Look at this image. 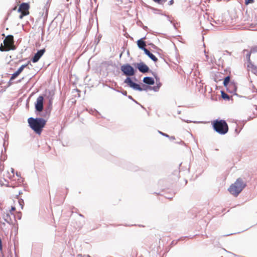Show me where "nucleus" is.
I'll return each mask as SVG.
<instances>
[{"label": "nucleus", "mask_w": 257, "mask_h": 257, "mask_svg": "<svg viewBox=\"0 0 257 257\" xmlns=\"http://www.w3.org/2000/svg\"><path fill=\"white\" fill-rule=\"evenodd\" d=\"M143 28L145 30H147L148 29V27L147 26H144Z\"/></svg>", "instance_id": "de8ad7c7"}, {"label": "nucleus", "mask_w": 257, "mask_h": 257, "mask_svg": "<svg viewBox=\"0 0 257 257\" xmlns=\"http://www.w3.org/2000/svg\"><path fill=\"white\" fill-rule=\"evenodd\" d=\"M173 3H174L173 0H170V1H169V4L170 5H172L173 4Z\"/></svg>", "instance_id": "a19ab883"}, {"label": "nucleus", "mask_w": 257, "mask_h": 257, "mask_svg": "<svg viewBox=\"0 0 257 257\" xmlns=\"http://www.w3.org/2000/svg\"><path fill=\"white\" fill-rule=\"evenodd\" d=\"M160 87V86H159L157 85L154 86H150V90H154L155 92H158L159 90Z\"/></svg>", "instance_id": "b1692460"}, {"label": "nucleus", "mask_w": 257, "mask_h": 257, "mask_svg": "<svg viewBox=\"0 0 257 257\" xmlns=\"http://www.w3.org/2000/svg\"><path fill=\"white\" fill-rule=\"evenodd\" d=\"M67 1H68L69 0H66Z\"/></svg>", "instance_id": "680f3d73"}, {"label": "nucleus", "mask_w": 257, "mask_h": 257, "mask_svg": "<svg viewBox=\"0 0 257 257\" xmlns=\"http://www.w3.org/2000/svg\"><path fill=\"white\" fill-rule=\"evenodd\" d=\"M94 112H95L96 113H97V114H98V113H99L98 111H97L96 110H94Z\"/></svg>", "instance_id": "09e8293b"}, {"label": "nucleus", "mask_w": 257, "mask_h": 257, "mask_svg": "<svg viewBox=\"0 0 257 257\" xmlns=\"http://www.w3.org/2000/svg\"><path fill=\"white\" fill-rule=\"evenodd\" d=\"M29 65H31V61H28L27 64L22 65L19 68V69L17 70L21 74L24 69V68L28 67Z\"/></svg>", "instance_id": "aec40b11"}, {"label": "nucleus", "mask_w": 257, "mask_h": 257, "mask_svg": "<svg viewBox=\"0 0 257 257\" xmlns=\"http://www.w3.org/2000/svg\"><path fill=\"white\" fill-rule=\"evenodd\" d=\"M156 85L159 86H162V83L160 82V78L159 77L155 78Z\"/></svg>", "instance_id": "bb28decb"}, {"label": "nucleus", "mask_w": 257, "mask_h": 257, "mask_svg": "<svg viewBox=\"0 0 257 257\" xmlns=\"http://www.w3.org/2000/svg\"><path fill=\"white\" fill-rule=\"evenodd\" d=\"M133 79L135 81H137V79L134 77L133 78H128L127 79V81H128V86L134 90H138L140 91H147L148 90H150V86L145 84H142V86H141L140 84L137 83L133 81Z\"/></svg>", "instance_id": "39448f33"}, {"label": "nucleus", "mask_w": 257, "mask_h": 257, "mask_svg": "<svg viewBox=\"0 0 257 257\" xmlns=\"http://www.w3.org/2000/svg\"><path fill=\"white\" fill-rule=\"evenodd\" d=\"M3 146L4 147V151H3V150L2 151V155L0 157V161H5L6 160V159H7V155L4 154V153H6V139H5L4 140V143H3Z\"/></svg>", "instance_id": "2eb2a0df"}, {"label": "nucleus", "mask_w": 257, "mask_h": 257, "mask_svg": "<svg viewBox=\"0 0 257 257\" xmlns=\"http://www.w3.org/2000/svg\"><path fill=\"white\" fill-rule=\"evenodd\" d=\"M233 233H231V234H226V235H225L224 236H229L231 234H232Z\"/></svg>", "instance_id": "603ef678"}, {"label": "nucleus", "mask_w": 257, "mask_h": 257, "mask_svg": "<svg viewBox=\"0 0 257 257\" xmlns=\"http://www.w3.org/2000/svg\"><path fill=\"white\" fill-rule=\"evenodd\" d=\"M146 37H144L138 40L137 42V45L139 48L140 49L143 50L144 52H145L146 50H147V49L146 48V42L144 41Z\"/></svg>", "instance_id": "9d476101"}, {"label": "nucleus", "mask_w": 257, "mask_h": 257, "mask_svg": "<svg viewBox=\"0 0 257 257\" xmlns=\"http://www.w3.org/2000/svg\"><path fill=\"white\" fill-rule=\"evenodd\" d=\"M176 143L180 144H184V142L181 140L180 142H176Z\"/></svg>", "instance_id": "37998d69"}, {"label": "nucleus", "mask_w": 257, "mask_h": 257, "mask_svg": "<svg viewBox=\"0 0 257 257\" xmlns=\"http://www.w3.org/2000/svg\"><path fill=\"white\" fill-rule=\"evenodd\" d=\"M11 172L14 174V172H15L14 169L13 168H11Z\"/></svg>", "instance_id": "c03bdc74"}, {"label": "nucleus", "mask_w": 257, "mask_h": 257, "mask_svg": "<svg viewBox=\"0 0 257 257\" xmlns=\"http://www.w3.org/2000/svg\"><path fill=\"white\" fill-rule=\"evenodd\" d=\"M183 121L186 122H187V123H190V122H192V121H191V120H185V119H181ZM193 122L195 123L196 122L195 121H193Z\"/></svg>", "instance_id": "c9c22d12"}, {"label": "nucleus", "mask_w": 257, "mask_h": 257, "mask_svg": "<svg viewBox=\"0 0 257 257\" xmlns=\"http://www.w3.org/2000/svg\"><path fill=\"white\" fill-rule=\"evenodd\" d=\"M226 90L230 93H233L234 95H237V94L236 93V91L237 90V86H236L234 82H231V83L228 85L227 87H225Z\"/></svg>", "instance_id": "9b49d317"}, {"label": "nucleus", "mask_w": 257, "mask_h": 257, "mask_svg": "<svg viewBox=\"0 0 257 257\" xmlns=\"http://www.w3.org/2000/svg\"><path fill=\"white\" fill-rule=\"evenodd\" d=\"M253 3V0H245V4L247 5L249 4H251Z\"/></svg>", "instance_id": "2f4dec72"}, {"label": "nucleus", "mask_w": 257, "mask_h": 257, "mask_svg": "<svg viewBox=\"0 0 257 257\" xmlns=\"http://www.w3.org/2000/svg\"><path fill=\"white\" fill-rule=\"evenodd\" d=\"M213 130L221 135L226 134L228 131V126L224 119H216L212 122Z\"/></svg>", "instance_id": "f03ea898"}, {"label": "nucleus", "mask_w": 257, "mask_h": 257, "mask_svg": "<svg viewBox=\"0 0 257 257\" xmlns=\"http://www.w3.org/2000/svg\"><path fill=\"white\" fill-rule=\"evenodd\" d=\"M54 95V92L53 91H49L48 94H46L47 98L48 99L49 102H53Z\"/></svg>", "instance_id": "6ab92c4d"}, {"label": "nucleus", "mask_w": 257, "mask_h": 257, "mask_svg": "<svg viewBox=\"0 0 257 257\" xmlns=\"http://www.w3.org/2000/svg\"><path fill=\"white\" fill-rule=\"evenodd\" d=\"M30 127L37 134L40 135L45 125L47 120L42 117H30L28 119Z\"/></svg>", "instance_id": "f257e3e1"}, {"label": "nucleus", "mask_w": 257, "mask_h": 257, "mask_svg": "<svg viewBox=\"0 0 257 257\" xmlns=\"http://www.w3.org/2000/svg\"><path fill=\"white\" fill-rule=\"evenodd\" d=\"M16 210V208L14 206H12L11 211H14Z\"/></svg>", "instance_id": "58836bf2"}, {"label": "nucleus", "mask_w": 257, "mask_h": 257, "mask_svg": "<svg viewBox=\"0 0 257 257\" xmlns=\"http://www.w3.org/2000/svg\"><path fill=\"white\" fill-rule=\"evenodd\" d=\"M134 65L142 73L145 74L150 71L149 67L143 62L135 63Z\"/></svg>", "instance_id": "0eeeda50"}, {"label": "nucleus", "mask_w": 257, "mask_h": 257, "mask_svg": "<svg viewBox=\"0 0 257 257\" xmlns=\"http://www.w3.org/2000/svg\"><path fill=\"white\" fill-rule=\"evenodd\" d=\"M150 71L151 72L152 74L154 77L155 79L158 77V75L156 73H155V72H153V71H152L151 70H150Z\"/></svg>", "instance_id": "473e14b6"}, {"label": "nucleus", "mask_w": 257, "mask_h": 257, "mask_svg": "<svg viewBox=\"0 0 257 257\" xmlns=\"http://www.w3.org/2000/svg\"><path fill=\"white\" fill-rule=\"evenodd\" d=\"M254 106L255 107V110H257V105H254Z\"/></svg>", "instance_id": "3c124183"}, {"label": "nucleus", "mask_w": 257, "mask_h": 257, "mask_svg": "<svg viewBox=\"0 0 257 257\" xmlns=\"http://www.w3.org/2000/svg\"><path fill=\"white\" fill-rule=\"evenodd\" d=\"M0 51L2 52H4L5 51H8V50H6L2 46L0 47Z\"/></svg>", "instance_id": "f704fd0d"}, {"label": "nucleus", "mask_w": 257, "mask_h": 257, "mask_svg": "<svg viewBox=\"0 0 257 257\" xmlns=\"http://www.w3.org/2000/svg\"><path fill=\"white\" fill-rule=\"evenodd\" d=\"M221 95L222 99L225 100H229L230 99V97L223 91H221Z\"/></svg>", "instance_id": "4be33fe9"}, {"label": "nucleus", "mask_w": 257, "mask_h": 257, "mask_svg": "<svg viewBox=\"0 0 257 257\" xmlns=\"http://www.w3.org/2000/svg\"><path fill=\"white\" fill-rule=\"evenodd\" d=\"M134 101V102H135L136 103H137V104H138L140 105H141V106L142 108H144V107H143V105H141V104H140L138 102H137L136 100H135V101Z\"/></svg>", "instance_id": "ea45409f"}, {"label": "nucleus", "mask_w": 257, "mask_h": 257, "mask_svg": "<svg viewBox=\"0 0 257 257\" xmlns=\"http://www.w3.org/2000/svg\"><path fill=\"white\" fill-rule=\"evenodd\" d=\"M251 52L252 53H254L257 52V46H252L250 48Z\"/></svg>", "instance_id": "cd10ccee"}, {"label": "nucleus", "mask_w": 257, "mask_h": 257, "mask_svg": "<svg viewBox=\"0 0 257 257\" xmlns=\"http://www.w3.org/2000/svg\"><path fill=\"white\" fill-rule=\"evenodd\" d=\"M101 38V37L99 35L97 38L95 39V40L94 41V43L96 45H97L99 43Z\"/></svg>", "instance_id": "c756f323"}, {"label": "nucleus", "mask_w": 257, "mask_h": 257, "mask_svg": "<svg viewBox=\"0 0 257 257\" xmlns=\"http://www.w3.org/2000/svg\"><path fill=\"white\" fill-rule=\"evenodd\" d=\"M18 202L20 206H21V209H23L24 205V200L22 199H19Z\"/></svg>", "instance_id": "393cba45"}, {"label": "nucleus", "mask_w": 257, "mask_h": 257, "mask_svg": "<svg viewBox=\"0 0 257 257\" xmlns=\"http://www.w3.org/2000/svg\"><path fill=\"white\" fill-rule=\"evenodd\" d=\"M21 13V14L19 16V18L21 19H23V18L24 16L28 15V12H22V13Z\"/></svg>", "instance_id": "a878e982"}, {"label": "nucleus", "mask_w": 257, "mask_h": 257, "mask_svg": "<svg viewBox=\"0 0 257 257\" xmlns=\"http://www.w3.org/2000/svg\"><path fill=\"white\" fill-rule=\"evenodd\" d=\"M254 69H257V66H254Z\"/></svg>", "instance_id": "4d7b16f0"}, {"label": "nucleus", "mask_w": 257, "mask_h": 257, "mask_svg": "<svg viewBox=\"0 0 257 257\" xmlns=\"http://www.w3.org/2000/svg\"><path fill=\"white\" fill-rule=\"evenodd\" d=\"M232 81H230V77L228 75L224 77L223 80V85L224 87H227L228 85H230ZM232 82H234L232 81Z\"/></svg>", "instance_id": "f3484780"}, {"label": "nucleus", "mask_w": 257, "mask_h": 257, "mask_svg": "<svg viewBox=\"0 0 257 257\" xmlns=\"http://www.w3.org/2000/svg\"><path fill=\"white\" fill-rule=\"evenodd\" d=\"M7 137V135H5V139Z\"/></svg>", "instance_id": "052dcab7"}, {"label": "nucleus", "mask_w": 257, "mask_h": 257, "mask_svg": "<svg viewBox=\"0 0 257 257\" xmlns=\"http://www.w3.org/2000/svg\"><path fill=\"white\" fill-rule=\"evenodd\" d=\"M45 49H42L38 50L37 53H36L34 56L32 58L31 60L33 63L37 62L41 57L44 55L45 52Z\"/></svg>", "instance_id": "1a4fd4ad"}, {"label": "nucleus", "mask_w": 257, "mask_h": 257, "mask_svg": "<svg viewBox=\"0 0 257 257\" xmlns=\"http://www.w3.org/2000/svg\"><path fill=\"white\" fill-rule=\"evenodd\" d=\"M52 103L53 102H49L47 107L45 108H44V110L41 114L42 117L44 118H48L49 117L52 108Z\"/></svg>", "instance_id": "6e6552de"}, {"label": "nucleus", "mask_w": 257, "mask_h": 257, "mask_svg": "<svg viewBox=\"0 0 257 257\" xmlns=\"http://www.w3.org/2000/svg\"><path fill=\"white\" fill-rule=\"evenodd\" d=\"M16 175L18 176V177H21V173L20 172H16Z\"/></svg>", "instance_id": "79ce46f5"}, {"label": "nucleus", "mask_w": 257, "mask_h": 257, "mask_svg": "<svg viewBox=\"0 0 257 257\" xmlns=\"http://www.w3.org/2000/svg\"><path fill=\"white\" fill-rule=\"evenodd\" d=\"M177 113H178V114H181V110H178L177 111Z\"/></svg>", "instance_id": "49530a36"}, {"label": "nucleus", "mask_w": 257, "mask_h": 257, "mask_svg": "<svg viewBox=\"0 0 257 257\" xmlns=\"http://www.w3.org/2000/svg\"><path fill=\"white\" fill-rule=\"evenodd\" d=\"M158 132H159V133L160 135H161L163 136H164V137H167V138L169 137V136L168 134H166V133L162 132H161L160 131H159Z\"/></svg>", "instance_id": "7c9ffc66"}, {"label": "nucleus", "mask_w": 257, "mask_h": 257, "mask_svg": "<svg viewBox=\"0 0 257 257\" xmlns=\"http://www.w3.org/2000/svg\"><path fill=\"white\" fill-rule=\"evenodd\" d=\"M143 81L145 84L149 86H151L155 84V80L151 77L146 76L144 77Z\"/></svg>", "instance_id": "ddd939ff"}, {"label": "nucleus", "mask_w": 257, "mask_h": 257, "mask_svg": "<svg viewBox=\"0 0 257 257\" xmlns=\"http://www.w3.org/2000/svg\"><path fill=\"white\" fill-rule=\"evenodd\" d=\"M14 37L13 35H8L4 40V43L6 45H11L14 44Z\"/></svg>", "instance_id": "4468645a"}, {"label": "nucleus", "mask_w": 257, "mask_h": 257, "mask_svg": "<svg viewBox=\"0 0 257 257\" xmlns=\"http://www.w3.org/2000/svg\"><path fill=\"white\" fill-rule=\"evenodd\" d=\"M206 57L207 58H208V55H206Z\"/></svg>", "instance_id": "bf43d9fd"}, {"label": "nucleus", "mask_w": 257, "mask_h": 257, "mask_svg": "<svg viewBox=\"0 0 257 257\" xmlns=\"http://www.w3.org/2000/svg\"><path fill=\"white\" fill-rule=\"evenodd\" d=\"M20 74V73L18 70H17L15 73L12 74L9 81L10 84H11V81L16 79Z\"/></svg>", "instance_id": "412c9836"}, {"label": "nucleus", "mask_w": 257, "mask_h": 257, "mask_svg": "<svg viewBox=\"0 0 257 257\" xmlns=\"http://www.w3.org/2000/svg\"><path fill=\"white\" fill-rule=\"evenodd\" d=\"M144 53L147 55L153 61L156 62L158 61V58L148 49L146 50Z\"/></svg>", "instance_id": "dca6fc26"}, {"label": "nucleus", "mask_w": 257, "mask_h": 257, "mask_svg": "<svg viewBox=\"0 0 257 257\" xmlns=\"http://www.w3.org/2000/svg\"><path fill=\"white\" fill-rule=\"evenodd\" d=\"M169 138L170 140H174L175 139V137L174 136H169V137H168Z\"/></svg>", "instance_id": "e433bc0d"}, {"label": "nucleus", "mask_w": 257, "mask_h": 257, "mask_svg": "<svg viewBox=\"0 0 257 257\" xmlns=\"http://www.w3.org/2000/svg\"><path fill=\"white\" fill-rule=\"evenodd\" d=\"M4 219L6 222L8 223H10L12 219L11 218V216L9 213H7L6 214L4 215L3 217Z\"/></svg>", "instance_id": "5701e85b"}, {"label": "nucleus", "mask_w": 257, "mask_h": 257, "mask_svg": "<svg viewBox=\"0 0 257 257\" xmlns=\"http://www.w3.org/2000/svg\"><path fill=\"white\" fill-rule=\"evenodd\" d=\"M112 89V88H111ZM113 89L118 92H120L122 95H123L124 96H127V92L125 90H123L122 91H120L119 90H116V89L115 88H113Z\"/></svg>", "instance_id": "c85d7f7f"}, {"label": "nucleus", "mask_w": 257, "mask_h": 257, "mask_svg": "<svg viewBox=\"0 0 257 257\" xmlns=\"http://www.w3.org/2000/svg\"><path fill=\"white\" fill-rule=\"evenodd\" d=\"M246 186L242 179L239 178L236 179L234 184H231L228 190L230 194L237 196Z\"/></svg>", "instance_id": "7ed1b4c3"}, {"label": "nucleus", "mask_w": 257, "mask_h": 257, "mask_svg": "<svg viewBox=\"0 0 257 257\" xmlns=\"http://www.w3.org/2000/svg\"><path fill=\"white\" fill-rule=\"evenodd\" d=\"M120 70L122 73V75L126 76V78L124 80V83L128 86V82L127 81V79L129 78H132V76H135L137 70L128 63L121 65Z\"/></svg>", "instance_id": "20e7f679"}, {"label": "nucleus", "mask_w": 257, "mask_h": 257, "mask_svg": "<svg viewBox=\"0 0 257 257\" xmlns=\"http://www.w3.org/2000/svg\"><path fill=\"white\" fill-rule=\"evenodd\" d=\"M235 131L236 132H237V134H238L239 132H238V131H237V128H236V129H235Z\"/></svg>", "instance_id": "8fccbe9b"}, {"label": "nucleus", "mask_w": 257, "mask_h": 257, "mask_svg": "<svg viewBox=\"0 0 257 257\" xmlns=\"http://www.w3.org/2000/svg\"><path fill=\"white\" fill-rule=\"evenodd\" d=\"M166 1H167V0H162V2H163V3H165V2H166Z\"/></svg>", "instance_id": "864d4df0"}, {"label": "nucleus", "mask_w": 257, "mask_h": 257, "mask_svg": "<svg viewBox=\"0 0 257 257\" xmlns=\"http://www.w3.org/2000/svg\"><path fill=\"white\" fill-rule=\"evenodd\" d=\"M44 97L42 95H40L35 103V112L37 115L41 116L43 111L44 110Z\"/></svg>", "instance_id": "423d86ee"}, {"label": "nucleus", "mask_w": 257, "mask_h": 257, "mask_svg": "<svg viewBox=\"0 0 257 257\" xmlns=\"http://www.w3.org/2000/svg\"><path fill=\"white\" fill-rule=\"evenodd\" d=\"M168 20L171 23H172V21H170L169 19H168Z\"/></svg>", "instance_id": "6e6d98bb"}, {"label": "nucleus", "mask_w": 257, "mask_h": 257, "mask_svg": "<svg viewBox=\"0 0 257 257\" xmlns=\"http://www.w3.org/2000/svg\"><path fill=\"white\" fill-rule=\"evenodd\" d=\"M77 257H83L81 254H78Z\"/></svg>", "instance_id": "a18cd8bd"}, {"label": "nucleus", "mask_w": 257, "mask_h": 257, "mask_svg": "<svg viewBox=\"0 0 257 257\" xmlns=\"http://www.w3.org/2000/svg\"><path fill=\"white\" fill-rule=\"evenodd\" d=\"M243 54L244 55H245V57H246V59L247 60L248 62L250 63V54L252 53L250 51H249L248 50H245V49H244L243 51Z\"/></svg>", "instance_id": "a211bd4d"}, {"label": "nucleus", "mask_w": 257, "mask_h": 257, "mask_svg": "<svg viewBox=\"0 0 257 257\" xmlns=\"http://www.w3.org/2000/svg\"><path fill=\"white\" fill-rule=\"evenodd\" d=\"M30 8V6L28 3H22L18 9V12L19 13H22L24 11V12H28Z\"/></svg>", "instance_id": "f8f14e48"}, {"label": "nucleus", "mask_w": 257, "mask_h": 257, "mask_svg": "<svg viewBox=\"0 0 257 257\" xmlns=\"http://www.w3.org/2000/svg\"><path fill=\"white\" fill-rule=\"evenodd\" d=\"M122 53L119 55V57L121 58V56H122Z\"/></svg>", "instance_id": "5fc2aeb1"}, {"label": "nucleus", "mask_w": 257, "mask_h": 257, "mask_svg": "<svg viewBox=\"0 0 257 257\" xmlns=\"http://www.w3.org/2000/svg\"><path fill=\"white\" fill-rule=\"evenodd\" d=\"M127 97L130 99H131L133 101H135V99L132 97V96L131 95H128L127 96Z\"/></svg>", "instance_id": "4c0bfd02"}, {"label": "nucleus", "mask_w": 257, "mask_h": 257, "mask_svg": "<svg viewBox=\"0 0 257 257\" xmlns=\"http://www.w3.org/2000/svg\"><path fill=\"white\" fill-rule=\"evenodd\" d=\"M87 257H91L89 255H87Z\"/></svg>", "instance_id": "13d9d810"}, {"label": "nucleus", "mask_w": 257, "mask_h": 257, "mask_svg": "<svg viewBox=\"0 0 257 257\" xmlns=\"http://www.w3.org/2000/svg\"><path fill=\"white\" fill-rule=\"evenodd\" d=\"M154 2L157 3L159 4H161L163 3L162 0H153Z\"/></svg>", "instance_id": "72a5a7b5"}]
</instances>
